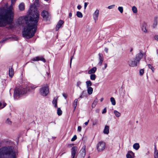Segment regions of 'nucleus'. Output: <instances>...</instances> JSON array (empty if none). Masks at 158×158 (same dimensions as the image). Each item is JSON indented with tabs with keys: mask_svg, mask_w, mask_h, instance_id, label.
Listing matches in <instances>:
<instances>
[{
	"mask_svg": "<svg viewBox=\"0 0 158 158\" xmlns=\"http://www.w3.org/2000/svg\"><path fill=\"white\" fill-rule=\"evenodd\" d=\"M87 5H88V4L87 2H85L84 3V9H86V7H87Z\"/></svg>",
	"mask_w": 158,
	"mask_h": 158,
	"instance_id": "48",
	"label": "nucleus"
},
{
	"mask_svg": "<svg viewBox=\"0 0 158 158\" xmlns=\"http://www.w3.org/2000/svg\"><path fill=\"white\" fill-rule=\"evenodd\" d=\"M29 18L27 16L21 17L18 19L17 22L19 25L24 26L22 34L23 36L27 39H29L34 36L39 21L37 16L32 18L31 14H29Z\"/></svg>",
	"mask_w": 158,
	"mask_h": 158,
	"instance_id": "1",
	"label": "nucleus"
},
{
	"mask_svg": "<svg viewBox=\"0 0 158 158\" xmlns=\"http://www.w3.org/2000/svg\"><path fill=\"white\" fill-rule=\"evenodd\" d=\"M77 8L78 10H80L81 8V6L80 5H79L77 6Z\"/></svg>",
	"mask_w": 158,
	"mask_h": 158,
	"instance_id": "52",
	"label": "nucleus"
},
{
	"mask_svg": "<svg viewBox=\"0 0 158 158\" xmlns=\"http://www.w3.org/2000/svg\"><path fill=\"white\" fill-rule=\"evenodd\" d=\"M30 87L32 89H34L37 86L35 85H28L26 87V89L21 87L15 88L14 94V97L15 99H18L19 98L20 96L26 94L27 91L30 90Z\"/></svg>",
	"mask_w": 158,
	"mask_h": 158,
	"instance_id": "3",
	"label": "nucleus"
},
{
	"mask_svg": "<svg viewBox=\"0 0 158 158\" xmlns=\"http://www.w3.org/2000/svg\"><path fill=\"white\" fill-rule=\"evenodd\" d=\"M157 24V21L156 20L153 23V27L154 28H155L156 27Z\"/></svg>",
	"mask_w": 158,
	"mask_h": 158,
	"instance_id": "37",
	"label": "nucleus"
},
{
	"mask_svg": "<svg viewBox=\"0 0 158 158\" xmlns=\"http://www.w3.org/2000/svg\"><path fill=\"white\" fill-rule=\"evenodd\" d=\"M114 6H115V5H112L109 6L108 7V9H112L114 7Z\"/></svg>",
	"mask_w": 158,
	"mask_h": 158,
	"instance_id": "42",
	"label": "nucleus"
},
{
	"mask_svg": "<svg viewBox=\"0 0 158 158\" xmlns=\"http://www.w3.org/2000/svg\"><path fill=\"white\" fill-rule=\"evenodd\" d=\"M77 147L76 146H74L71 148V155L75 156L76 153L77 151Z\"/></svg>",
	"mask_w": 158,
	"mask_h": 158,
	"instance_id": "13",
	"label": "nucleus"
},
{
	"mask_svg": "<svg viewBox=\"0 0 158 158\" xmlns=\"http://www.w3.org/2000/svg\"><path fill=\"white\" fill-rule=\"evenodd\" d=\"M5 123L9 125H10L11 124L12 122L9 118H8L6 120Z\"/></svg>",
	"mask_w": 158,
	"mask_h": 158,
	"instance_id": "30",
	"label": "nucleus"
},
{
	"mask_svg": "<svg viewBox=\"0 0 158 158\" xmlns=\"http://www.w3.org/2000/svg\"><path fill=\"white\" fill-rule=\"evenodd\" d=\"M74 58V56H73L71 57L70 60V66H71L72 60Z\"/></svg>",
	"mask_w": 158,
	"mask_h": 158,
	"instance_id": "43",
	"label": "nucleus"
},
{
	"mask_svg": "<svg viewBox=\"0 0 158 158\" xmlns=\"http://www.w3.org/2000/svg\"><path fill=\"white\" fill-rule=\"evenodd\" d=\"M133 50V49L132 48H131L130 50V51L131 52Z\"/></svg>",
	"mask_w": 158,
	"mask_h": 158,
	"instance_id": "63",
	"label": "nucleus"
},
{
	"mask_svg": "<svg viewBox=\"0 0 158 158\" xmlns=\"http://www.w3.org/2000/svg\"><path fill=\"white\" fill-rule=\"evenodd\" d=\"M154 156V158H158V150L156 149V147L155 148Z\"/></svg>",
	"mask_w": 158,
	"mask_h": 158,
	"instance_id": "23",
	"label": "nucleus"
},
{
	"mask_svg": "<svg viewBox=\"0 0 158 158\" xmlns=\"http://www.w3.org/2000/svg\"><path fill=\"white\" fill-rule=\"evenodd\" d=\"M40 94L43 96H47L49 92V88L47 84L41 86L39 90Z\"/></svg>",
	"mask_w": 158,
	"mask_h": 158,
	"instance_id": "6",
	"label": "nucleus"
},
{
	"mask_svg": "<svg viewBox=\"0 0 158 158\" xmlns=\"http://www.w3.org/2000/svg\"><path fill=\"white\" fill-rule=\"evenodd\" d=\"M90 158V156H89L88 157V158Z\"/></svg>",
	"mask_w": 158,
	"mask_h": 158,
	"instance_id": "64",
	"label": "nucleus"
},
{
	"mask_svg": "<svg viewBox=\"0 0 158 158\" xmlns=\"http://www.w3.org/2000/svg\"><path fill=\"white\" fill-rule=\"evenodd\" d=\"M144 70L143 69H140L139 71V73L140 75H142L144 73Z\"/></svg>",
	"mask_w": 158,
	"mask_h": 158,
	"instance_id": "39",
	"label": "nucleus"
},
{
	"mask_svg": "<svg viewBox=\"0 0 158 158\" xmlns=\"http://www.w3.org/2000/svg\"><path fill=\"white\" fill-rule=\"evenodd\" d=\"M81 82L80 81H77V87H79L80 88V87L79 86L81 84Z\"/></svg>",
	"mask_w": 158,
	"mask_h": 158,
	"instance_id": "41",
	"label": "nucleus"
},
{
	"mask_svg": "<svg viewBox=\"0 0 158 158\" xmlns=\"http://www.w3.org/2000/svg\"><path fill=\"white\" fill-rule=\"evenodd\" d=\"M14 15L13 9L4 8L0 9V26H4L10 24L12 21Z\"/></svg>",
	"mask_w": 158,
	"mask_h": 158,
	"instance_id": "2",
	"label": "nucleus"
},
{
	"mask_svg": "<svg viewBox=\"0 0 158 158\" xmlns=\"http://www.w3.org/2000/svg\"><path fill=\"white\" fill-rule=\"evenodd\" d=\"M132 9L134 13H136L137 12V9L135 6H133L132 7Z\"/></svg>",
	"mask_w": 158,
	"mask_h": 158,
	"instance_id": "33",
	"label": "nucleus"
},
{
	"mask_svg": "<svg viewBox=\"0 0 158 158\" xmlns=\"http://www.w3.org/2000/svg\"><path fill=\"white\" fill-rule=\"evenodd\" d=\"M31 61H37L39 60H41L44 62H45V60L42 56H36L34 58H33L31 59Z\"/></svg>",
	"mask_w": 158,
	"mask_h": 158,
	"instance_id": "9",
	"label": "nucleus"
},
{
	"mask_svg": "<svg viewBox=\"0 0 158 158\" xmlns=\"http://www.w3.org/2000/svg\"><path fill=\"white\" fill-rule=\"evenodd\" d=\"M19 8L20 10L22 11L25 9L24 4L23 2L21 3L19 6Z\"/></svg>",
	"mask_w": 158,
	"mask_h": 158,
	"instance_id": "18",
	"label": "nucleus"
},
{
	"mask_svg": "<svg viewBox=\"0 0 158 158\" xmlns=\"http://www.w3.org/2000/svg\"><path fill=\"white\" fill-rule=\"evenodd\" d=\"M114 113L117 117H119L120 116L121 113L116 110H114Z\"/></svg>",
	"mask_w": 158,
	"mask_h": 158,
	"instance_id": "25",
	"label": "nucleus"
},
{
	"mask_svg": "<svg viewBox=\"0 0 158 158\" xmlns=\"http://www.w3.org/2000/svg\"><path fill=\"white\" fill-rule=\"evenodd\" d=\"M2 104L0 102V107L2 106Z\"/></svg>",
	"mask_w": 158,
	"mask_h": 158,
	"instance_id": "62",
	"label": "nucleus"
},
{
	"mask_svg": "<svg viewBox=\"0 0 158 158\" xmlns=\"http://www.w3.org/2000/svg\"><path fill=\"white\" fill-rule=\"evenodd\" d=\"M107 66V64L106 63L104 64V69H105L106 68Z\"/></svg>",
	"mask_w": 158,
	"mask_h": 158,
	"instance_id": "55",
	"label": "nucleus"
},
{
	"mask_svg": "<svg viewBox=\"0 0 158 158\" xmlns=\"http://www.w3.org/2000/svg\"><path fill=\"white\" fill-rule=\"evenodd\" d=\"M72 14L71 13H69V18H71L72 16Z\"/></svg>",
	"mask_w": 158,
	"mask_h": 158,
	"instance_id": "57",
	"label": "nucleus"
},
{
	"mask_svg": "<svg viewBox=\"0 0 158 158\" xmlns=\"http://www.w3.org/2000/svg\"><path fill=\"white\" fill-rule=\"evenodd\" d=\"M155 39L156 40H157L158 41V35H156L155 36Z\"/></svg>",
	"mask_w": 158,
	"mask_h": 158,
	"instance_id": "51",
	"label": "nucleus"
},
{
	"mask_svg": "<svg viewBox=\"0 0 158 158\" xmlns=\"http://www.w3.org/2000/svg\"><path fill=\"white\" fill-rule=\"evenodd\" d=\"M127 158H134L135 154L132 151H129L126 155Z\"/></svg>",
	"mask_w": 158,
	"mask_h": 158,
	"instance_id": "14",
	"label": "nucleus"
},
{
	"mask_svg": "<svg viewBox=\"0 0 158 158\" xmlns=\"http://www.w3.org/2000/svg\"><path fill=\"white\" fill-rule=\"evenodd\" d=\"M96 67H94L88 71V73L89 74H94V73L96 72Z\"/></svg>",
	"mask_w": 158,
	"mask_h": 158,
	"instance_id": "16",
	"label": "nucleus"
},
{
	"mask_svg": "<svg viewBox=\"0 0 158 158\" xmlns=\"http://www.w3.org/2000/svg\"><path fill=\"white\" fill-rule=\"evenodd\" d=\"M87 91L88 94L89 95L91 94L93 92V88L91 87H87Z\"/></svg>",
	"mask_w": 158,
	"mask_h": 158,
	"instance_id": "21",
	"label": "nucleus"
},
{
	"mask_svg": "<svg viewBox=\"0 0 158 158\" xmlns=\"http://www.w3.org/2000/svg\"><path fill=\"white\" fill-rule=\"evenodd\" d=\"M6 103H3V106L2 107V108H3L4 107H5L6 106Z\"/></svg>",
	"mask_w": 158,
	"mask_h": 158,
	"instance_id": "54",
	"label": "nucleus"
},
{
	"mask_svg": "<svg viewBox=\"0 0 158 158\" xmlns=\"http://www.w3.org/2000/svg\"><path fill=\"white\" fill-rule=\"evenodd\" d=\"M8 39L7 38H6L3 39V40H2V42H4L6 40H7Z\"/></svg>",
	"mask_w": 158,
	"mask_h": 158,
	"instance_id": "46",
	"label": "nucleus"
},
{
	"mask_svg": "<svg viewBox=\"0 0 158 158\" xmlns=\"http://www.w3.org/2000/svg\"><path fill=\"white\" fill-rule=\"evenodd\" d=\"M98 56L99 61L98 63V65L101 66L102 65L103 61V56L102 54L101 53H99Z\"/></svg>",
	"mask_w": 158,
	"mask_h": 158,
	"instance_id": "11",
	"label": "nucleus"
},
{
	"mask_svg": "<svg viewBox=\"0 0 158 158\" xmlns=\"http://www.w3.org/2000/svg\"><path fill=\"white\" fill-rule=\"evenodd\" d=\"M89 120H88L87 122H85L84 123L85 124L86 126L88 124V123H89Z\"/></svg>",
	"mask_w": 158,
	"mask_h": 158,
	"instance_id": "53",
	"label": "nucleus"
},
{
	"mask_svg": "<svg viewBox=\"0 0 158 158\" xmlns=\"http://www.w3.org/2000/svg\"><path fill=\"white\" fill-rule=\"evenodd\" d=\"M96 78V76L95 74H91L90 79L92 80H95Z\"/></svg>",
	"mask_w": 158,
	"mask_h": 158,
	"instance_id": "27",
	"label": "nucleus"
},
{
	"mask_svg": "<svg viewBox=\"0 0 158 158\" xmlns=\"http://www.w3.org/2000/svg\"><path fill=\"white\" fill-rule=\"evenodd\" d=\"M39 3V0H35L34 3L31 5L30 6L28 12L31 15V18H34L35 17H36V16L38 17V19L39 20L40 15L38 11L37 8Z\"/></svg>",
	"mask_w": 158,
	"mask_h": 158,
	"instance_id": "5",
	"label": "nucleus"
},
{
	"mask_svg": "<svg viewBox=\"0 0 158 158\" xmlns=\"http://www.w3.org/2000/svg\"><path fill=\"white\" fill-rule=\"evenodd\" d=\"M80 154L81 156L83 158H84L86 154V147L85 146H83L80 151Z\"/></svg>",
	"mask_w": 158,
	"mask_h": 158,
	"instance_id": "10",
	"label": "nucleus"
},
{
	"mask_svg": "<svg viewBox=\"0 0 158 158\" xmlns=\"http://www.w3.org/2000/svg\"><path fill=\"white\" fill-rule=\"evenodd\" d=\"M99 12V10L98 9H96L93 14V18L95 21L98 19Z\"/></svg>",
	"mask_w": 158,
	"mask_h": 158,
	"instance_id": "12",
	"label": "nucleus"
},
{
	"mask_svg": "<svg viewBox=\"0 0 158 158\" xmlns=\"http://www.w3.org/2000/svg\"><path fill=\"white\" fill-rule=\"evenodd\" d=\"M145 53H142L141 51L137 54L134 59H129L127 61V64L129 66L131 67H134L137 66L139 64V61L143 56L145 57Z\"/></svg>",
	"mask_w": 158,
	"mask_h": 158,
	"instance_id": "4",
	"label": "nucleus"
},
{
	"mask_svg": "<svg viewBox=\"0 0 158 158\" xmlns=\"http://www.w3.org/2000/svg\"><path fill=\"white\" fill-rule=\"evenodd\" d=\"M41 15L42 16L44 20H47L48 18L49 15L47 11L44 10L42 12Z\"/></svg>",
	"mask_w": 158,
	"mask_h": 158,
	"instance_id": "8",
	"label": "nucleus"
},
{
	"mask_svg": "<svg viewBox=\"0 0 158 158\" xmlns=\"http://www.w3.org/2000/svg\"><path fill=\"white\" fill-rule=\"evenodd\" d=\"M81 127L79 126H78V128H77V131L78 132H81Z\"/></svg>",
	"mask_w": 158,
	"mask_h": 158,
	"instance_id": "44",
	"label": "nucleus"
},
{
	"mask_svg": "<svg viewBox=\"0 0 158 158\" xmlns=\"http://www.w3.org/2000/svg\"><path fill=\"white\" fill-rule=\"evenodd\" d=\"M103 100V98H102L101 99H100V101L101 102H102Z\"/></svg>",
	"mask_w": 158,
	"mask_h": 158,
	"instance_id": "60",
	"label": "nucleus"
},
{
	"mask_svg": "<svg viewBox=\"0 0 158 158\" xmlns=\"http://www.w3.org/2000/svg\"><path fill=\"white\" fill-rule=\"evenodd\" d=\"M106 112V108H105L103 109V110L102 112V114L105 113Z\"/></svg>",
	"mask_w": 158,
	"mask_h": 158,
	"instance_id": "45",
	"label": "nucleus"
},
{
	"mask_svg": "<svg viewBox=\"0 0 158 158\" xmlns=\"http://www.w3.org/2000/svg\"><path fill=\"white\" fill-rule=\"evenodd\" d=\"M106 147V143L103 141H100L97 144V148L98 152H101L104 150Z\"/></svg>",
	"mask_w": 158,
	"mask_h": 158,
	"instance_id": "7",
	"label": "nucleus"
},
{
	"mask_svg": "<svg viewBox=\"0 0 158 158\" xmlns=\"http://www.w3.org/2000/svg\"><path fill=\"white\" fill-rule=\"evenodd\" d=\"M71 158H77V156L75 157V156L71 155Z\"/></svg>",
	"mask_w": 158,
	"mask_h": 158,
	"instance_id": "56",
	"label": "nucleus"
},
{
	"mask_svg": "<svg viewBox=\"0 0 158 158\" xmlns=\"http://www.w3.org/2000/svg\"><path fill=\"white\" fill-rule=\"evenodd\" d=\"M142 30L145 33H146L147 31V30L145 26H143L142 28Z\"/></svg>",
	"mask_w": 158,
	"mask_h": 158,
	"instance_id": "38",
	"label": "nucleus"
},
{
	"mask_svg": "<svg viewBox=\"0 0 158 158\" xmlns=\"http://www.w3.org/2000/svg\"><path fill=\"white\" fill-rule=\"evenodd\" d=\"M98 122V121L97 119H94L93 121V125H97Z\"/></svg>",
	"mask_w": 158,
	"mask_h": 158,
	"instance_id": "36",
	"label": "nucleus"
},
{
	"mask_svg": "<svg viewBox=\"0 0 158 158\" xmlns=\"http://www.w3.org/2000/svg\"><path fill=\"white\" fill-rule=\"evenodd\" d=\"M76 15L79 18H81L82 17L83 15L82 13L79 11L77 12Z\"/></svg>",
	"mask_w": 158,
	"mask_h": 158,
	"instance_id": "28",
	"label": "nucleus"
},
{
	"mask_svg": "<svg viewBox=\"0 0 158 158\" xmlns=\"http://www.w3.org/2000/svg\"><path fill=\"white\" fill-rule=\"evenodd\" d=\"M108 49L107 48H105L104 49V51L106 53H108Z\"/></svg>",
	"mask_w": 158,
	"mask_h": 158,
	"instance_id": "49",
	"label": "nucleus"
},
{
	"mask_svg": "<svg viewBox=\"0 0 158 158\" xmlns=\"http://www.w3.org/2000/svg\"><path fill=\"white\" fill-rule=\"evenodd\" d=\"M57 98H54L52 102V103L54 106L55 108L57 107Z\"/></svg>",
	"mask_w": 158,
	"mask_h": 158,
	"instance_id": "19",
	"label": "nucleus"
},
{
	"mask_svg": "<svg viewBox=\"0 0 158 158\" xmlns=\"http://www.w3.org/2000/svg\"><path fill=\"white\" fill-rule=\"evenodd\" d=\"M77 139V136L76 135H75L73 138L71 139V141H74L75 140H76Z\"/></svg>",
	"mask_w": 158,
	"mask_h": 158,
	"instance_id": "40",
	"label": "nucleus"
},
{
	"mask_svg": "<svg viewBox=\"0 0 158 158\" xmlns=\"http://www.w3.org/2000/svg\"><path fill=\"white\" fill-rule=\"evenodd\" d=\"M14 74V70L12 68L9 69V76L11 77H13Z\"/></svg>",
	"mask_w": 158,
	"mask_h": 158,
	"instance_id": "20",
	"label": "nucleus"
},
{
	"mask_svg": "<svg viewBox=\"0 0 158 158\" xmlns=\"http://www.w3.org/2000/svg\"><path fill=\"white\" fill-rule=\"evenodd\" d=\"M78 100L77 99H75L73 102V106L74 107V110H75L77 105V103Z\"/></svg>",
	"mask_w": 158,
	"mask_h": 158,
	"instance_id": "26",
	"label": "nucleus"
},
{
	"mask_svg": "<svg viewBox=\"0 0 158 158\" xmlns=\"http://www.w3.org/2000/svg\"><path fill=\"white\" fill-rule=\"evenodd\" d=\"M85 92V91H83L82 92V94H82V95H83V94H84V93Z\"/></svg>",
	"mask_w": 158,
	"mask_h": 158,
	"instance_id": "61",
	"label": "nucleus"
},
{
	"mask_svg": "<svg viewBox=\"0 0 158 158\" xmlns=\"http://www.w3.org/2000/svg\"><path fill=\"white\" fill-rule=\"evenodd\" d=\"M109 132V127L108 126H106L103 130V133L104 134L107 135Z\"/></svg>",
	"mask_w": 158,
	"mask_h": 158,
	"instance_id": "17",
	"label": "nucleus"
},
{
	"mask_svg": "<svg viewBox=\"0 0 158 158\" xmlns=\"http://www.w3.org/2000/svg\"><path fill=\"white\" fill-rule=\"evenodd\" d=\"M110 100L112 105H115L116 104V102L114 98L113 97H111Z\"/></svg>",
	"mask_w": 158,
	"mask_h": 158,
	"instance_id": "29",
	"label": "nucleus"
},
{
	"mask_svg": "<svg viewBox=\"0 0 158 158\" xmlns=\"http://www.w3.org/2000/svg\"><path fill=\"white\" fill-rule=\"evenodd\" d=\"M63 96L65 98V99H66V98H67V95L63 93Z\"/></svg>",
	"mask_w": 158,
	"mask_h": 158,
	"instance_id": "50",
	"label": "nucleus"
},
{
	"mask_svg": "<svg viewBox=\"0 0 158 158\" xmlns=\"http://www.w3.org/2000/svg\"><path fill=\"white\" fill-rule=\"evenodd\" d=\"M118 10L121 13H122L123 12V8L122 6H119L118 7Z\"/></svg>",
	"mask_w": 158,
	"mask_h": 158,
	"instance_id": "35",
	"label": "nucleus"
},
{
	"mask_svg": "<svg viewBox=\"0 0 158 158\" xmlns=\"http://www.w3.org/2000/svg\"><path fill=\"white\" fill-rule=\"evenodd\" d=\"M8 142L7 141H5L3 142V144H7Z\"/></svg>",
	"mask_w": 158,
	"mask_h": 158,
	"instance_id": "58",
	"label": "nucleus"
},
{
	"mask_svg": "<svg viewBox=\"0 0 158 158\" xmlns=\"http://www.w3.org/2000/svg\"><path fill=\"white\" fill-rule=\"evenodd\" d=\"M64 23V22L62 20H60L58 22L56 27V30H58L62 26Z\"/></svg>",
	"mask_w": 158,
	"mask_h": 158,
	"instance_id": "15",
	"label": "nucleus"
},
{
	"mask_svg": "<svg viewBox=\"0 0 158 158\" xmlns=\"http://www.w3.org/2000/svg\"><path fill=\"white\" fill-rule=\"evenodd\" d=\"M148 66L149 68L151 69V70H152V72L153 73L154 72V68H153V67L150 64H148Z\"/></svg>",
	"mask_w": 158,
	"mask_h": 158,
	"instance_id": "34",
	"label": "nucleus"
},
{
	"mask_svg": "<svg viewBox=\"0 0 158 158\" xmlns=\"http://www.w3.org/2000/svg\"><path fill=\"white\" fill-rule=\"evenodd\" d=\"M86 84L87 88L91 87L90 86L92 85V83L91 81L89 80L86 81Z\"/></svg>",
	"mask_w": 158,
	"mask_h": 158,
	"instance_id": "24",
	"label": "nucleus"
},
{
	"mask_svg": "<svg viewBox=\"0 0 158 158\" xmlns=\"http://www.w3.org/2000/svg\"><path fill=\"white\" fill-rule=\"evenodd\" d=\"M57 114L59 116L61 115L62 114V111L60 108L57 109Z\"/></svg>",
	"mask_w": 158,
	"mask_h": 158,
	"instance_id": "32",
	"label": "nucleus"
},
{
	"mask_svg": "<svg viewBox=\"0 0 158 158\" xmlns=\"http://www.w3.org/2000/svg\"><path fill=\"white\" fill-rule=\"evenodd\" d=\"M82 95H83L81 94V95L80 96L79 98H83Z\"/></svg>",
	"mask_w": 158,
	"mask_h": 158,
	"instance_id": "59",
	"label": "nucleus"
},
{
	"mask_svg": "<svg viewBox=\"0 0 158 158\" xmlns=\"http://www.w3.org/2000/svg\"><path fill=\"white\" fill-rule=\"evenodd\" d=\"M133 148L136 150H138L139 148V145L138 143H135L133 145Z\"/></svg>",
	"mask_w": 158,
	"mask_h": 158,
	"instance_id": "22",
	"label": "nucleus"
},
{
	"mask_svg": "<svg viewBox=\"0 0 158 158\" xmlns=\"http://www.w3.org/2000/svg\"><path fill=\"white\" fill-rule=\"evenodd\" d=\"M17 0H11V2L12 4H14Z\"/></svg>",
	"mask_w": 158,
	"mask_h": 158,
	"instance_id": "47",
	"label": "nucleus"
},
{
	"mask_svg": "<svg viewBox=\"0 0 158 158\" xmlns=\"http://www.w3.org/2000/svg\"><path fill=\"white\" fill-rule=\"evenodd\" d=\"M97 102L98 101L97 100H95L94 101L92 105V107L93 108H94L95 107L97 103Z\"/></svg>",
	"mask_w": 158,
	"mask_h": 158,
	"instance_id": "31",
	"label": "nucleus"
}]
</instances>
